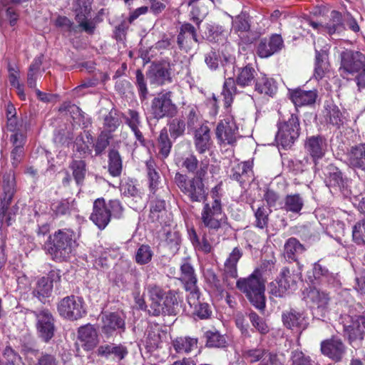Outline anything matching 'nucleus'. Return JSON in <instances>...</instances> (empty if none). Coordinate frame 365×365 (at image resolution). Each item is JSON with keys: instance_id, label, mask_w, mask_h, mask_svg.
<instances>
[{"instance_id": "1", "label": "nucleus", "mask_w": 365, "mask_h": 365, "mask_svg": "<svg viewBox=\"0 0 365 365\" xmlns=\"http://www.w3.org/2000/svg\"><path fill=\"white\" fill-rule=\"evenodd\" d=\"M339 72L343 78L355 76L359 91L365 88V56L360 51L345 49L339 54Z\"/></svg>"}, {"instance_id": "2", "label": "nucleus", "mask_w": 365, "mask_h": 365, "mask_svg": "<svg viewBox=\"0 0 365 365\" xmlns=\"http://www.w3.org/2000/svg\"><path fill=\"white\" fill-rule=\"evenodd\" d=\"M237 288L243 292L250 303L257 309L265 307V281L260 269H255L249 277L240 278L236 282Z\"/></svg>"}, {"instance_id": "3", "label": "nucleus", "mask_w": 365, "mask_h": 365, "mask_svg": "<svg viewBox=\"0 0 365 365\" xmlns=\"http://www.w3.org/2000/svg\"><path fill=\"white\" fill-rule=\"evenodd\" d=\"M75 247V234L68 229L59 230L49 236L44 245L45 250L56 260L69 258Z\"/></svg>"}, {"instance_id": "4", "label": "nucleus", "mask_w": 365, "mask_h": 365, "mask_svg": "<svg viewBox=\"0 0 365 365\" xmlns=\"http://www.w3.org/2000/svg\"><path fill=\"white\" fill-rule=\"evenodd\" d=\"M175 182L180 191L192 202H205L208 195L207 188L199 178H188L179 173L175 174Z\"/></svg>"}, {"instance_id": "5", "label": "nucleus", "mask_w": 365, "mask_h": 365, "mask_svg": "<svg viewBox=\"0 0 365 365\" xmlns=\"http://www.w3.org/2000/svg\"><path fill=\"white\" fill-rule=\"evenodd\" d=\"M299 121L297 115L292 113L287 118L283 116L282 120L278 123L276 142L283 148H289L299 138Z\"/></svg>"}, {"instance_id": "6", "label": "nucleus", "mask_w": 365, "mask_h": 365, "mask_svg": "<svg viewBox=\"0 0 365 365\" xmlns=\"http://www.w3.org/2000/svg\"><path fill=\"white\" fill-rule=\"evenodd\" d=\"M303 298L312 309L314 317L322 319L329 311L330 297L324 291L309 287L303 292Z\"/></svg>"}, {"instance_id": "7", "label": "nucleus", "mask_w": 365, "mask_h": 365, "mask_svg": "<svg viewBox=\"0 0 365 365\" xmlns=\"http://www.w3.org/2000/svg\"><path fill=\"white\" fill-rule=\"evenodd\" d=\"M298 279L297 274L283 267L276 280L269 284V292L275 297H284L296 290Z\"/></svg>"}, {"instance_id": "8", "label": "nucleus", "mask_w": 365, "mask_h": 365, "mask_svg": "<svg viewBox=\"0 0 365 365\" xmlns=\"http://www.w3.org/2000/svg\"><path fill=\"white\" fill-rule=\"evenodd\" d=\"M235 57L232 55H224L221 65L224 68L225 81L223 85L222 95L224 97L225 106L229 107L232 103L233 96L238 93L236 80L235 81L232 74L235 70Z\"/></svg>"}, {"instance_id": "9", "label": "nucleus", "mask_w": 365, "mask_h": 365, "mask_svg": "<svg viewBox=\"0 0 365 365\" xmlns=\"http://www.w3.org/2000/svg\"><path fill=\"white\" fill-rule=\"evenodd\" d=\"M150 111L157 120L175 115L178 108L172 101V92L160 93L155 97L151 102Z\"/></svg>"}, {"instance_id": "10", "label": "nucleus", "mask_w": 365, "mask_h": 365, "mask_svg": "<svg viewBox=\"0 0 365 365\" xmlns=\"http://www.w3.org/2000/svg\"><path fill=\"white\" fill-rule=\"evenodd\" d=\"M57 309L61 316L70 320L81 319L86 313L83 299L73 295L62 299Z\"/></svg>"}, {"instance_id": "11", "label": "nucleus", "mask_w": 365, "mask_h": 365, "mask_svg": "<svg viewBox=\"0 0 365 365\" xmlns=\"http://www.w3.org/2000/svg\"><path fill=\"white\" fill-rule=\"evenodd\" d=\"M36 320V327L38 336L44 342H48L54 335V318L49 310L43 309L32 311Z\"/></svg>"}, {"instance_id": "12", "label": "nucleus", "mask_w": 365, "mask_h": 365, "mask_svg": "<svg viewBox=\"0 0 365 365\" xmlns=\"http://www.w3.org/2000/svg\"><path fill=\"white\" fill-rule=\"evenodd\" d=\"M201 220L205 227L212 230H218L222 225V205L218 199L212 202H203Z\"/></svg>"}, {"instance_id": "13", "label": "nucleus", "mask_w": 365, "mask_h": 365, "mask_svg": "<svg viewBox=\"0 0 365 365\" xmlns=\"http://www.w3.org/2000/svg\"><path fill=\"white\" fill-rule=\"evenodd\" d=\"M91 5L92 0H73L72 3L76 21L82 30L89 34L94 32L96 27L95 24L88 19L92 11Z\"/></svg>"}, {"instance_id": "14", "label": "nucleus", "mask_w": 365, "mask_h": 365, "mask_svg": "<svg viewBox=\"0 0 365 365\" xmlns=\"http://www.w3.org/2000/svg\"><path fill=\"white\" fill-rule=\"evenodd\" d=\"M217 140L225 144L234 145L240 137L238 127L232 116H227L222 120L216 128Z\"/></svg>"}, {"instance_id": "15", "label": "nucleus", "mask_w": 365, "mask_h": 365, "mask_svg": "<svg viewBox=\"0 0 365 365\" xmlns=\"http://www.w3.org/2000/svg\"><path fill=\"white\" fill-rule=\"evenodd\" d=\"M349 324H344V334L353 346L359 345L365 334V317H349Z\"/></svg>"}, {"instance_id": "16", "label": "nucleus", "mask_w": 365, "mask_h": 365, "mask_svg": "<svg viewBox=\"0 0 365 365\" xmlns=\"http://www.w3.org/2000/svg\"><path fill=\"white\" fill-rule=\"evenodd\" d=\"M170 70V64L168 61L153 63L147 73V76L151 84L164 85L171 82Z\"/></svg>"}, {"instance_id": "17", "label": "nucleus", "mask_w": 365, "mask_h": 365, "mask_svg": "<svg viewBox=\"0 0 365 365\" xmlns=\"http://www.w3.org/2000/svg\"><path fill=\"white\" fill-rule=\"evenodd\" d=\"M232 30L238 34L240 43L250 44L254 40L255 37L250 36L249 31L250 29V16L245 12H241L239 15L232 19Z\"/></svg>"}, {"instance_id": "18", "label": "nucleus", "mask_w": 365, "mask_h": 365, "mask_svg": "<svg viewBox=\"0 0 365 365\" xmlns=\"http://www.w3.org/2000/svg\"><path fill=\"white\" fill-rule=\"evenodd\" d=\"M242 256V250L235 247L224 263L223 284L227 287L232 286V283L229 281V278L236 279L237 277V264Z\"/></svg>"}, {"instance_id": "19", "label": "nucleus", "mask_w": 365, "mask_h": 365, "mask_svg": "<svg viewBox=\"0 0 365 365\" xmlns=\"http://www.w3.org/2000/svg\"><path fill=\"white\" fill-rule=\"evenodd\" d=\"M321 351L332 361L338 362L342 359L346 346L340 339L331 338L322 341Z\"/></svg>"}, {"instance_id": "20", "label": "nucleus", "mask_w": 365, "mask_h": 365, "mask_svg": "<svg viewBox=\"0 0 365 365\" xmlns=\"http://www.w3.org/2000/svg\"><path fill=\"white\" fill-rule=\"evenodd\" d=\"M90 220L100 229L103 230L110 221V213L103 198H98L93 202V212Z\"/></svg>"}, {"instance_id": "21", "label": "nucleus", "mask_w": 365, "mask_h": 365, "mask_svg": "<svg viewBox=\"0 0 365 365\" xmlns=\"http://www.w3.org/2000/svg\"><path fill=\"white\" fill-rule=\"evenodd\" d=\"M147 290L150 301L149 313L153 316L165 314L163 290L155 284H149Z\"/></svg>"}, {"instance_id": "22", "label": "nucleus", "mask_w": 365, "mask_h": 365, "mask_svg": "<svg viewBox=\"0 0 365 365\" xmlns=\"http://www.w3.org/2000/svg\"><path fill=\"white\" fill-rule=\"evenodd\" d=\"M78 340L85 350L93 349L98 344V334L94 327L91 324L81 327L78 331Z\"/></svg>"}, {"instance_id": "23", "label": "nucleus", "mask_w": 365, "mask_h": 365, "mask_svg": "<svg viewBox=\"0 0 365 365\" xmlns=\"http://www.w3.org/2000/svg\"><path fill=\"white\" fill-rule=\"evenodd\" d=\"M127 348L122 344L114 343L104 344L97 349V354L106 359H113L121 361L128 355Z\"/></svg>"}, {"instance_id": "24", "label": "nucleus", "mask_w": 365, "mask_h": 365, "mask_svg": "<svg viewBox=\"0 0 365 365\" xmlns=\"http://www.w3.org/2000/svg\"><path fill=\"white\" fill-rule=\"evenodd\" d=\"M346 163L349 167L365 171V144L352 146L346 153Z\"/></svg>"}, {"instance_id": "25", "label": "nucleus", "mask_w": 365, "mask_h": 365, "mask_svg": "<svg viewBox=\"0 0 365 365\" xmlns=\"http://www.w3.org/2000/svg\"><path fill=\"white\" fill-rule=\"evenodd\" d=\"M101 330L107 336L118 329L124 330L125 322L117 313L104 314L101 316Z\"/></svg>"}, {"instance_id": "26", "label": "nucleus", "mask_w": 365, "mask_h": 365, "mask_svg": "<svg viewBox=\"0 0 365 365\" xmlns=\"http://www.w3.org/2000/svg\"><path fill=\"white\" fill-rule=\"evenodd\" d=\"M305 148L314 160L322 158L327 149L325 139L320 135L311 136L305 143Z\"/></svg>"}, {"instance_id": "27", "label": "nucleus", "mask_w": 365, "mask_h": 365, "mask_svg": "<svg viewBox=\"0 0 365 365\" xmlns=\"http://www.w3.org/2000/svg\"><path fill=\"white\" fill-rule=\"evenodd\" d=\"M317 97L316 90L304 91L297 88L290 91V98L295 106L312 105L315 103Z\"/></svg>"}, {"instance_id": "28", "label": "nucleus", "mask_w": 365, "mask_h": 365, "mask_svg": "<svg viewBox=\"0 0 365 365\" xmlns=\"http://www.w3.org/2000/svg\"><path fill=\"white\" fill-rule=\"evenodd\" d=\"M194 144L200 153L209 150L212 145L210 130L207 125H202L195 132Z\"/></svg>"}, {"instance_id": "29", "label": "nucleus", "mask_w": 365, "mask_h": 365, "mask_svg": "<svg viewBox=\"0 0 365 365\" xmlns=\"http://www.w3.org/2000/svg\"><path fill=\"white\" fill-rule=\"evenodd\" d=\"M177 42L180 48H190L193 42L197 43L198 39L195 27L190 24L182 25Z\"/></svg>"}, {"instance_id": "30", "label": "nucleus", "mask_w": 365, "mask_h": 365, "mask_svg": "<svg viewBox=\"0 0 365 365\" xmlns=\"http://www.w3.org/2000/svg\"><path fill=\"white\" fill-rule=\"evenodd\" d=\"M125 123L128 125L130 130L133 132L136 139L141 143H144V137L140 131L142 127V122L140 116L138 111L129 109L126 114L123 116Z\"/></svg>"}, {"instance_id": "31", "label": "nucleus", "mask_w": 365, "mask_h": 365, "mask_svg": "<svg viewBox=\"0 0 365 365\" xmlns=\"http://www.w3.org/2000/svg\"><path fill=\"white\" fill-rule=\"evenodd\" d=\"M214 4V0H192L190 5L192 19L199 24L208 14L209 8Z\"/></svg>"}, {"instance_id": "32", "label": "nucleus", "mask_w": 365, "mask_h": 365, "mask_svg": "<svg viewBox=\"0 0 365 365\" xmlns=\"http://www.w3.org/2000/svg\"><path fill=\"white\" fill-rule=\"evenodd\" d=\"M257 73L255 69L252 66L247 65L239 68L236 77V83L242 88L252 86L257 81Z\"/></svg>"}, {"instance_id": "33", "label": "nucleus", "mask_w": 365, "mask_h": 365, "mask_svg": "<svg viewBox=\"0 0 365 365\" xmlns=\"http://www.w3.org/2000/svg\"><path fill=\"white\" fill-rule=\"evenodd\" d=\"M282 318L284 325L288 329L299 328L304 329L307 327V322L303 314L294 309L284 312Z\"/></svg>"}, {"instance_id": "34", "label": "nucleus", "mask_w": 365, "mask_h": 365, "mask_svg": "<svg viewBox=\"0 0 365 365\" xmlns=\"http://www.w3.org/2000/svg\"><path fill=\"white\" fill-rule=\"evenodd\" d=\"M175 351L178 354H188L197 349V339L190 336H179L172 341Z\"/></svg>"}, {"instance_id": "35", "label": "nucleus", "mask_w": 365, "mask_h": 365, "mask_svg": "<svg viewBox=\"0 0 365 365\" xmlns=\"http://www.w3.org/2000/svg\"><path fill=\"white\" fill-rule=\"evenodd\" d=\"M255 86V91L259 94L268 96H273L277 90V87L274 79L269 78L265 76L257 77V81Z\"/></svg>"}, {"instance_id": "36", "label": "nucleus", "mask_w": 365, "mask_h": 365, "mask_svg": "<svg viewBox=\"0 0 365 365\" xmlns=\"http://www.w3.org/2000/svg\"><path fill=\"white\" fill-rule=\"evenodd\" d=\"M252 173L250 163L249 162H242L232 168L230 178L242 184L249 180Z\"/></svg>"}, {"instance_id": "37", "label": "nucleus", "mask_w": 365, "mask_h": 365, "mask_svg": "<svg viewBox=\"0 0 365 365\" xmlns=\"http://www.w3.org/2000/svg\"><path fill=\"white\" fill-rule=\"evenodd\" d=\"M324 116L327 123L339 128L344 123L343 115L339 108L333 104L329 103L325 106Z\"/></svg>"}, {"instance_id": "38", "label": "nucleus", "mask_w": 365, "mask_h": 365, "mask_svg": "<svg viewBox=\"0 0 365 365\" xmlns=\"http://www.w3.org/2000/svg\"><path fill=\"white\" fill-rule=\"evenodd\" d=\"M344 29V21L341 14L337 11H332L329 21L324 25V31L329 35L340 33Z\"/></svg>"}, {"instance_id": "39", "label": "nucleus", "mask_w": 365, "mask_h": 365, "mask_svg": "<svg viewBox=\"0 0 365 365\" xmlns=\"http://www.w3.org/2000/svg\"><path fill=\"white\" fill-rule=\"evenodd\" d=\"M164 305L165 314L176 315L180 310V302L178 293L170 291L165 293Z\"/></svg>"}, {"instance_id": "40", "label": "nucleus", "mask_w": 365, "mask_h": 365, "mask_svg": "<svg viewBox=\"0 0 365 365\" xmlns=\"http://www.w3.org/2000/svg\"><path fill=\"white\" fill-rule=\"evenodd\" d=\"M108 172L113 176L117 177L121 174L123 163L120 153L118 150L112 149L108 153Z\"/></svg>"}, {"instance_id": "41", "label": "nucleus", "mask_w": 365, "mask_h": 365, "mask_svg": "<svg viewBox=\"0 0 365 365\" xmlns=\"http://www.w3.org/2000/svg\"><path fill=\"white\" fill-rule=\"evenodd\" d=\"M53 289L51 280L46 277L40 278L36 284V287L33 293L40 301L43 302L46 297H49Z\"/></svg>"}, {"instance_id": "42", "label": "nucleus", "mask_w": 365, "mask_h": 365, "mask_svg": "<svg viewBox=\"0 0 365 365\" xmlns=\"http://www.w3.org/2000/svg\"><path fill=\"white\" fill-rule=\"evenodd\" d=\"M166 215L165 200H157L152 202L150 205V218L152 221L159 222L160 224L166 223L163 217Z\"/></svg>"}, {"instance_id": "43", "label": "nucleus", "mask_w": 365, "mask_h": 365, "mask_svg": "<svg viewBox=\"0 0 365 365\" xmlns=\"http://www.w3.org/2000/svg\"><path fill=\"white\" fill-rule=\"evenodd\" d=\"M304 251V246L294 237L288 239L284 245V254L289 259L295 261L296 256Z\"/></svg>"}, {"instance_id": "44", "label": "nucleus", "mask_w": 365, "mask_h": 365, "mask_svg": "<svg viewBox=\"0 0 365 365\" xmlns=\"http://www.w3.org/2000/svg\"><path fill=\"white\" fill-rule=\"evenodd\" d=\"M304 205V200L299 194L288 195L284 199V209L287 212L299 213Z\"/></svg>"}, {"instance_id": "45", "label": "nucleus", "mask_w": 365, "mask_h": 365, "mask_svg": "<svg viewBox=\"0 0 365 365\" xmlns=\"http://www.w3.org/2000/svg\"><path fill=\"white\" fill-rule=\"evenodd\" d=\"M329 64L327 61V54L316 50L314 76L317 79H322L328 70Z\"/></svg>"}, {"instance_id": "46", "label": "nucleus", "mask_w": 365, "mask_h": 365, "mask_svg": "<svg viewBox=\"0 0 365 365\" xmlns=\"http://www.w3.org/2000/svg\"><path fill=\"white\" fill-rule=\"evenodd\" d=\"M157 147L159 150V154H160L163 158H167L172 148V143L170 140L166 128L161 130L158 138Z\"/></svg>"}, {"instance_id": "47", "label": "nucleus", "mask_w": 365, "mask_h": 365, "mask_svg": "<svg viewBox=\"0 0 365 365\" xmlns=\"http://www.w3.org/2000/svg\"><path fill=\"white\" fill-rule=\"evenodd\" d=\"M42 64L41 56L34 58L29 68L27 74V84L31 88H36V79L39 73L40 68Z\"/></svg>"}, {"instance_id": "48", "label": "nucleus", "mask_w": 365, "mask_h": 365, "mask_svg": "<svg viewBox=\"0 0 365 365\" xmlns=\"http://www.w3.org/2000/svg\"><path fill=\"white\" fill-rule=\"evenodd\" d=\"M52 210L56 215L70 214L71 211L76 210L75 200L64 199L52 205Z\"/></svg>"}, {"instance_id": "49", "label": "nucleus", "mask_w": 365, "mask_h": 365, "mask_svg": "<svg viewBox=\"0 0 365 365\" xmlns=\"http://www.w3.org/2000/svg\"><path fill=\"white\" fill-rule=\"evenodd\" d=\"M327 178L329 186L341 187L344 185V178L340 170L330 165L327 167Z\"/></svg>"}, {"instance_id": "50", "label": "nucleus", "mask_w": 365, "mask_h": 365, "mask_svg": "<svg viewBox=\"0 0 365 365\" xmlns=\"http://www.w3.org/2000/svg\"><path fill=\"white\" fill-rule=\"evenodd\" d=\"M15 179L11 175H4L3 178L4 196L1 200L11 202L15 192Z\"/></svg>"}, {"instance_id": "51", "label": "nucleus", "mask_w": 365, "mask_h": 365, "mask_svg": "<svg viewBox=\"0 0 365 365\" xmlns=\"http://www.w3.org/2000/svg\"><path fill=\"white\" fill-rule=\"evenodd\" d=\"M180 280L185 284V287L197 284L194 269L190 263L187 262H183L180 266Z\"/></svg>"}, {"instance_id": "52", "label": "nucleus", "mask_w": 365, "mask_h": 365, "mask_svg": "<svg viewBox=\"0 0 365 365\" xmlns=\"http://www.w3.org/2000/svg\"><path fill=\"white\" fill-rule=\"evenodd\" d=\"M206 346L209 347H224L226 345L225 336L217 331H207L205 334Z\"/></svg>"}, {"instance_id": "53", "label": "nucleus", "mask_w": 365, "mask_h": 365, "mask_svg": "<svg viewBox=\"0 0 365 365\" xmlns=\"http://www.w3.org/2000/svg\"><path fill=\"white\" fill-rule=\"evenodd\" d=\"M271 210L264 206L259 207L255 212V226L260 229L267 227Z\"/></svg>"}, {"instance_id": "54", "label": "nucleus", "mask_w": 365, "mask_h": 365, "mask_svg": "<svg viewBox=\"0 0 365 365\" xmlns=\"http://www.w3.org/2000/svg\"><path fill=\"white\" fill-rule=\"evenodd\" d=\"M353 241L359 245H365V219L358 221L352 228Z\"/></svg>"}, {"instance_id": "55", "label": "nucleus", "mask_w": 365, "mask_h": 365, "mask_svg": "<svg viewBox=\"0 0 365 365\" xmlns=\"http://www.w3.org/2000/svg\"><path fill=\"white\" fill-rule=\"evenodd\" d=\"M70 168L73 171V175L76 182L78 184L83 182L86 173L85 161L82 160H73L70 165Z\"/></svg>"}, {"instance_id": "56", "label": "nucleus", "mask_w": 365, "mask_h": 365, "mask_svg": "<svg viewBox=\"0 0 365 365\" xmlns=\"http://www.w3.org/2000/svg\"><path fill=\"white\" fill-rule=\"evenodd\" d=\"M290 360L292 365H317L314 361L312 360L309 356L306 355L299 350L292 351Z\"/></svg>"}, {"instance_id": "57", "label": "nucleus", "mask_w": 365, "mask_h": 365, "mask_svg": "<svg viewBox=\"0 0 365 365\" xmlns=\"http://www.w3.org/2000/svg\"><path fill=\"white\" fill-rule=\"evenodd\" d=\"M153 255L150 246L142 245L136 252L135 261L139 264H146L151 261Z\"/></svg>"}, {"instance_id": "58", "label": "nucleus", "mask_w": 365, "mask_h": 365, "mask_svg": "<svg viewBox=\"0 0 365 365\" xmlns=\"http://www.w3.org/2000/svg\"><path fill=\"white\" fill-rule=\"evenodd\" d=\"M135 85L138 88L140 99L143 101L147 98L148 94V90L147 88V83L145 76L143 72L138 69L135 72Z\"/></svg>"}, {"instance_id": "59", "label": "nucleus", "mask_w": 365, "mask_h": 365, "mask_svg": "<svg viewBox=\"0 0 365 365\" xmlns=\"http://www.w3.org/2000/svg\"><path fill=\"white\" fill-rule=\"evenodd\" d=\"M185 115L187 118V123L189 128H193L200 118V113L194 105H189L184 108Z\"/></svg>"}, {"instance_id": "60", "label": "nucleus", "mask_w": 365, "mask_h": 365, "mask_svg": "<svg viewBox=\"0 0 365 365\" xmlns=\"http://www.w3.org/2000/svg\"><path fill=\"white\" fill-rule=\"evenodd\" d=\"M185 130V123L183 120L174 118L169 125V131L173 138L182 135Z\"/></svg>"}, {"instance_id": "61", "label": "nucleus", "mask_w": 365, "mask_h": 365, "mask_svg": "<svg viewBox=\"0 0 365 365\" xmlns=\"http://www.w3.org/2000/svg\"><path fill=\"white\" fill-rule=\"evenodd\" d=\"M224 55L227 54L222 52V55H220L215 51H210L205 55V62L211 70H216L219 66V63L223 60Z\"/></svg>"}, {"instance_id": "62", "label": "nucleus", "mask_w": 365, "mask_h": 365, "mask_svg": "<svg viewBox=\"0 0 365 365\" xmlns=\"http://www.w3.org/2000/svg\"><path fill=\"white\" fill-rule=\"evenodd\" d=\"M185 290L188 292L187 295V303L191 308L196 307L200 300V291L196 284L192 285H187L185 287Z\"/></svg>"}, {"instance_id": "63", "label": "nucleus", "mask_w": 365, "mask_h": 365, "mask_svg": "<svg viewBox=\"0 0 365 365\" xmlns=\"http://www.w3.org/2000/svg\"><path fill=\"white\" fill-rule=\"evenodd\" d=\"M55 24L56 26L62 29L65 31L77 33L78 26H75L74 24L66 16H59L56 19Z\"/></svg>"}, {"instance_id": "64", "label": "nucleus", "mask_w": 365, "mask_h": 365, "mask_svg": "<svg viewBox=\"0 0 365 365\" xmlns=\"http://www.w3.org/2000/svg\"><path fill=\"white\" fill-rule=\"evenodd\" d=\"M268 350L261 348L252 349L244 352L245 358L250 363L261 361Z\"/></svg>"}]
</instances>
